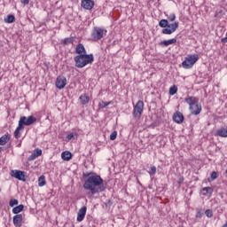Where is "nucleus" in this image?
<instances>
[{"label":"nucleus","mask_w":227,"mask_h":227,"mask_svg":"<svg viewBox=\"0 0 227 227\" xmlns=\"http://www.w3.org/2000/svg\"><path fill=\"white\" fill-rule=\"evenodd\" d=\"M0 153H1V150H0Z\"/></svg>","instance_id":"a18cd8bd"},{"label":"nucleus","mask_w":227,"mask_h":227,"mask_svg":"<svg viewBox=\"0 0 227 227\" xmlns=\"http://www.w3.org/2000/svg\"><path fill=\"white\" fill-rule=\"evenodd\" d=\"M81 6L84 10H93V6H95V1H93V0H82Z\"/></svg>","instance_id":"9b49d317"},{"label":"nucleus","mask_w":227,"mask_h":227,"mask_svg":"<svg viewBox=\"0 0 227 227\" xmlns=\"http://www.w3.org/2000/svg\"><path fill=\"white\" fill-rule=\"evenodd\" d=\"M189 58H198V55H191Z\"/></svg>","instance_id":"37998d69"},{"label":"nucleus","mask_w":227,"mask_h":227,"mask_svg":"<svg viewBox=\"0 0 227 227\" xmlns=\"http://www.w3.org/2000/svg\"><path fill=\"white\" fill-rule=\"evenodd\" d=\"M222 43H227V36L221 39Z\"/></svg>","instance_id":"a19ab883"},{"label":"nucleus","mask_w":227,"mask_h":227,"mask_svg":"<svg viewBox=\"0 0 227 227\" xmlns=\"http://www.w3.org/2000/svg\"><path fill=\"white\" fill-rule=\"evenodd\" d=\"M216 136H219V137H227V129L221 128V129H217Z\"/></svg>","instance_id":"a211bd4d"},{"label":"nucleus","mask_w":227,"mask_h":227,"mask_svg":"<svg viewBox=\"0 0 227 227\" xmlns=\"http://www.w3.org/2000/svg\"><path fill=\"white\" fill-rule=\"evenodd\" d=\"M202 191L206 193H204L205 196H212L214 192V189L212 187H204L202 188Z\"/></svg>","instance_id":"4be33fe9"},{"label":"nucleus","mask_w":227,"mask_h":227,"mask_svg":"<svg viewBox=\"0 0 227 227\" xmlns=\"http://www.w3.org/2000/svg\"><path fill=\"white\" fill-rule=\"evenodd\" d=\"M34 153L37 156V158L40 157V155H42V149H35Z\"/></svg>","instance_id":"c9c22d12"},{"label":"nucleus","mask_w":227,"mask_h":227,"mask_svg":"<svg viewBox=\"0 0 227 227\" xmlns=\"http://www.w3.org/2000/svg\"><path fill=\"white\" fill-rule=\"evenodd\" d=\"M203 212L200 209L197 210V213L195 215L196 219H201L203 217Z\"/></svg>","instance_id":"2f4dec72"},{"label":"nucleus","mask_w":227,"mask_h":227,"mask_svg":"<svg viewBox=\"0 0 227 227\" xmlns=\"http://www.w3.org/2000/svg\"><path fill=\"white\" fill-rule=\"evenodd\" d=\"M184 102L190 106V111L192 114H195V116H198L200 113H201V105L198 104V101H196V98L194 97H189L184 99Z\"/></svg>","instance_id":"20e7f679"},{"label":"nucleus","mask_w":227,"mask_h":227,"mask_svg":"<svg viewBox=\"0 0 227 227\" xmlns=\"http://www.w3.org/2000/svg\"><path fill=\"white\" fill-rule=\"evenodd\" d=\"M61 159L63 160H70L72 159V153L70 151H65L61 153Z\"/></svg>","instance_id":"6ab92c4d"},{"label":"nucleus","mask_w":227,"mask_h":227,"mask_svg":"<svg viewBox=\"0 0 227 227\" xmlns=\"http://www.w3.org/2000/svg\"><path fill=\"white\" fill-rule=\"evenodd\" d=\"M205 215H207L208 218L214 217V211H212L211 209H207L205 211Z\"/></svg>","instance_id":"c756f323"},{"label":"nucleus","mask_w":227,"mask_h":227,"mask_svg":"<svg viewBox=\"0 0 227 227\" xmlns=\"http://www.w3.org/2000/svg\"><path fill=\"white\" fill-rule=\"evenodd\" d=\"M4 22L7 24H13V22H15V16L13 14H9L4 20Z\"/></svg>","instance_id":"5701e85b"},{"label":"nucleus","mask_w":227,"mask_h":227,"mask_svg":"<svg viewBox=\"0 0 227 227\" xmlns=\"http://www.w3.org/2000/svg\"><path fill=\"white\" fill-rule=\"evenodd\" d=\"M10 141V136L9 135H4L0 137V146H4L6 143Z\"/></svg>","instance_id":"aec40b11"},{"label":"nucleus","mask_w":227,"mask_h":227,"mask_svg":"<svg viewBox=\"0 0 227 227\" xmlns=\"http://www.w3.org/2000/svg\"><path fill=\"white\" fill-rule=\"evenodd\" d=\"M83 58H93V54H87L86 53V51H85V53H84V55H83Z\"/></svg>","instance_id":"ea45409f"},{"label":"nucleus","mask_w":227,"mask_h":227,"mask_svg":"<svg viewBox=\"0 0 227 227\" xmlns=\"http://www.w3.org/2000/svg\"><path fill=\"white\" fill-rule=\"evenodd\" d=\"M86 210H88V207H86V206H83L82 208L79 209L77 214L78 223H82V221H84V218L86 217Z\"/></svg>","instance_id":"ddd939ff"},{"label":"nucleus","mask_w":227,"mask_h":227,"mask_svg":"<svg viewBox=\"0 0 227 227\" xmlns=\"http://www.w3.org/2000/svg\"><path fill=\"white\" fill-rule=\"evenodd\" d=\"M198 58H186L182 63L183 68H192V67H194V64L196 63V61H198Z\"/></svg>","instance_id":"1a4fd4ad"},{"label":"nucleus","mask_w":227,"mask_h":227,"mask_svg":"<svg viewBox=\"0 0 227 227\" xmlns=\"http://www.w3.org/2000/svg\"><path fill=\"white\" fill-rule=\"evenodd\" d=\"M160 27H163L161 30L162 35H173L175 31L178 29V26H180V23L178 21H175L174 23H170L168 21V20H160L159 21Z\"/></svg>","instance_id":"7ed1b4c3"},{"label":"nucleus","mask_w":227,"mask_h":227,"mask_svg":"<svg viewBox=\"0 0 227 227\" xmlns=\"http://www.w3.org/2000/svg\"><path fill=\"white\" fill-rule=\"evenodd\" d=\"M35 159H37V156L33 153L28 157V160H35Z\"/></svg>","instance_id":"e433bc0d"},{"label":"nucleus","mask_w":227,"mask_h":227,"mask_svg":"<svg viewBox=\"0 0 227 227\" xmlns=\"http://www.w3.org/2000/svg\"><path fill=\"white\" fill-rule=\"evenodd\" d=\"M74 133H70L69 135L67 136V141H71V139H74Z\"/></svg>","instance_id":"4c0bfd02"},{"label":"nucleus","mask_w":227,"mask_h":227,"mask_svg":"<svg viewBox=\"0 0 227 227\" xmlns=\"http://www.w3.org/2000/svg\"><path fill=\"white\" fill-rule=\"evenodd\" d=\"M107 106H111V101H109V102L101 101L98 103V107L100 109H106V107H107Z\"/></svg>","instance_id":"bb28decb"},{"label":"nucleus","mask_w":227,"mask_h":227,"mask_svg":"<svg viewBox=\"0 0 227 227\" xmlns=\"http://www.w3.org/2000/svg\"><path fill=\"white\" fill-rule=\"evenodd\" d=\"M10 207H15V205H19V200L16 199H12L9 202Z\"/></svg>","instance_id":"7c9ffc66"},{"label":"nucleus","mask_w":227,"mask_h":227,"mask_svg":"<svg viewBox=\"0 0 227 227\" xmlns=\"http://www.w3.org/2000/svg\"><path fill=\"white\" fill-rule=\"evenodd\" d=\"M106 35H107V30L99 27H94L91 33V37L93 38L94 42H98V40H102Z\"/></svg>","instance_id":"39448f33"},{"label":"nucleus","mask_w":227,"mask_h":227,"mask_svg":"<svg viewBox=\"0 0 227 227\" xmlns=\"http://www.w3.org/2000/svg\"><path fill=\"white\" fill-rule=\"evenodd\" d=\"M168 20H170V22H175L176 19V14L172 13L169 16H168Z\"/></svg>","instance_id":"72a5a7b5"},{"label":"nucleus","mask_w":227,"mask_h":227,"mask_svg":"<svg viewBox=\"0 0 227 227\" xmlns=\"http://www.w3.org/2000/svg\"><path fill=\"white\" fill-rule=\"evenodd\" d=\"M67 86V78L65 76H59L56 80V87L58 90H63Z\"/></svg>","instance_id":"f8f14e48"},{"label":"nucleus","mask_w":227,"mask_h":227,"mask_svg":"<svg viewBox=\"0 0 227 227\" xmlns=\"http://www.w3.org/2000/svg\"><path fill=\"white\" fill-rule=\"evenodd\" d=\"M155 173H157V168L155 166L151 167L149 175H151V176H152L155 175Z\"/></svg>","instance_id":"473e14b6"},{"label":"nucleus","mask_w":227,"mask_h":227,"mask_svg":"<svg viewBox=\"0 0 227 227\" xmlns=\"http://www.w3.org/2000/svg\"><path fill=\"white\" fill-rule=\"evenodd\" d=\"M84 178H87L83 184V189L85 191H90V194H98L106 191V186H104V179L97 174L88 173L83 174Z\"/></svg>","instance_id":"f257e3e1"},{"label":"nucleus","mask_w":227,"mask_h":227,"mask_svg":"<svg viewBox=\"0 0 227 227\" xmlns=\"http://www.w3.org/2000/svg\"><path fill=\"white\" fill-rule=\"evenodd\" d=\"M18 148H20V146H22V140L20 141V143L18 144Z\"/></svg>","instance_id":"79ce46f5"},{"label":"nucleus","mask_w":227,"mask_h":227,"mask_svg":"<svg viewBox=\"0 0 227 227\" xmlns=\"http://www.w3.org/2000/svg\"><path fill=\"white\" fill-rule=\"evenodd\" d=\"M118 137V131H113L110 135V140L114 141Z\"/></svg>","instance_id":"c85d7f7f"},{"label":"nucleus","mask_w":227,"mask_h":227,"mask_svg":"<svg viewBox=\"0 0 227 227\" xmlns=\"http://www.w3.org/2000/svg\"><path fill=\"white\" fill-rule=\"evenodd\" d=\"M210 178H211L212 181L216 180V178H219V173L215 172V171H213L211 173Z\"/></svg>","instance_id":"cd10ccee"},{"label":"nucleus","mask_w":227,"mask_h":227,"mask_svg":"<svg viewBox=\"0 0 227 227\" xmlns=\"http://www.w3.org/2000/svg\"><path fill=\"white\" fill-rule=\"evenodd\" d=\"M173 121L176 123H184V114L180 112H176L173 115Z\"/></svg>","instance_id":"2eb2a0df"},{"label":"nucleus","mask_w":227,"mask_h":227,"mask_svg":"<svg viewBox=\"0 0 227 227\" xmlns=\"http://www.w3.org/2000/svg\"><path fill=\"white\" fill-rule=\"evenodd\" d=\"M24 210V205L20 204L15 207L12 208V214H15L16 215H20V212Z\"/></svg>","instance_id":"412c9836"},{"label":"nucleus","mask_w":227,"mask_h":227,"mask_svg":"<svg viewBox=\"0 0 227 227\" xmlns=\"http://www.w3.org/2000/svg\"><path fill=\"white\" fill-rule=\"evenodd\" d=\"M94 59L93 58H75L74 62H75V67L77 68H84L86 65H90L93 63Z\"/></svg>","instance_id":"423d86ee"},{"label":"nucleus","mask_w":227,"mask_h":227,"mask_svg":"<svg viewBox=\"0 0 227 227\" xmlns=\"http://www.w3.org/2000/svg\"><path fill=\"white\" fill-rule=\"evenodd\" d=\"M178 91V87L176 85H173L169 88L168 94L170 96L176 95Z\"/></svg>","instance_id":"b1692460"},{"label":"nucleus","mask_w":227,"mask_h":227,"mask_svg":"<svg viewBox=\"0 0 227 227\" xmlns=\"http://www.w3.org/2000/svg\"><path fill=\"white\" fill-rule=\"evenodd\" d=\"M0 192H1V189H0Z\"/></svg>","instance_id":"49530a36"},{"label":"nucleus","mask_w":227,"mask_h":227,"mask_svg":"<svg viewBox=\"0 0 227 227\" xmlns=\"http://www.w3.org/2000/svg\"><path fill=\"white\" fill-rule=\"evenodd\" d=\"M23 219H24V216L22 215V214L14 215L12 220L14 226L15 227L22 226Z\"/></svg>","instance_id":"4468645a"},{"label":"nucleus","mask_w":227,"mask_h":227,"mask_svg":"<svg viewBox=\"0 0 227 227\" xmlns=\"http://www.w3.org/2000/svg\"><path fill=\"white\" fill-rule=\"evenodd\" d=\"M173 43H176V38H172L169 40H164L160 43V45H163L164 47H168V45H173Z\"/></svg>","instance_id":"dca6fc26"},{"label":"nucleus","mask_w":227,"mask_h":227,"mask_svg":"<svg viewBox=\"0 0 227 227\" xmlns=\"http://www.w3.org/2000/svg\"><path fill=\"white\" fill-rule=\"evenodd\" d=\"M113 206V201H111V200H106V202H105V207H106V208H109Z\"/></svg>","instance_id":"f704fd0d"},{"label":"nucleus","mask_w":227,"mask_h":227,"mask_svg":"<svg viewBox=\"0 0 227 227\" xmlns=\"http://www.w3.org/2000/svg\"><path fill=\"white\" fill-rule=\"evenodd\" d=\"M63 45H70V43H74V37H67L62 40Z\"/></svg>","instance_id":"a878e982"},{"label":"nucleus","mask_w":227,"mask_h":227,"mask_svg":"<svg viewBox=\"0 0 227 227\" xmlns=\"http://www.w3.org/2000/svg\"><path fill=\"white\" fill-rule=\"evenodd\" d=\"M145 108V103L142 100L137 102L134 106L133 115L135 118H141V114H143V109Z\"/></svg>","instance_id":"0eeeda50"},{"label":"nucleus","mask_w":227,"mask_h":227,"mask_svg":"<svg viewBox=\"0 0 227 227\" xmlns=\"http://www.w3.org/2000/svg\"><path fill=\"white\" fill-rule=\"evenodd\" d=\"M179 180H180V182H184V178H183V177H182V178H180Z\"/></svg>","instance_id":"c03bdc74"},{"label":"nucleus","mask_w":227,"mask_h":227,"mask_svg":"<svg viewBox=\"0 0 227 227\" xmlns=\"http://www.w3.org/2000/svg\"><path fill=\"white\" fill-rule=\"evenodd\" d=\"M34 123H36V117L30 115L28 117L21 116L19 121L18 127L16 128L14 131V137L15 139H20V136H22V133H20L21 130H24V125L27 127H29L30 125H33Z\"/></svg>","instance_id":"f03ea898"},{"label":"nucleus","mask_w":227,"mask_h":227,"mask_svg":"<svg viewBox=\"0 0 227 227\" xmlns=\"http://www.w3.org/2000/svg\"><path fill=\"white\" fill-rule=\"evenodd\" d=\"M11 176L21 182H26V172L22 170H12Z\"/></svg>","instance_id":"6e6552de"},{"label":"nucleus","mask_w":227,"mask_h":227,"mask_svg":"<svg viewBox=\"0 0 227 227\" xmlns=\"http://www.w3.org/2000/svg\"><path fill=\"white\" fill-rule=\"evenodd\" d=\"M79 100L82 106H86L90 102V96L88 94H82Z\"/></svg>","instance_id":"f3484780"},{"label":"nucleus","mask_w":227,"mask_h":227,"mask_svg":"<svg viewBox=\"0 0 227 227\" xmlns=\"http://www.w3.org/2000/svg\"><path fill=\"white\" fill-rule=\"evenodd\" d=\"M75 52L78 54L75 58H84V54H86V48H84V44L78 43L75 48Z\"/></svg>","instance_id":"9d476101"},{"label":"nucleus","mask_w":227,"mask_h":227,"mask_svg":"<svg viewBox=\"0 0 227 227\" xmlns=\"http://www.w3.org/2000/svg\"><path fill=\"white\" fill-rule=\"evenodd\" d=\"M21 4H29V0H20Z\"/></svg>","instance_id":"58836bf2"},{"label":"nucleus","mask_w":227,"mask_h":227,"mask_svg":"<svg viewBox=\"0 0 227 227\" xmlns=\"http://www.w3.org/2000/svg\"><path fill=\"white\" fill-rule=\"evenodd\" d=\"M47 182L45 181V176H41L38 178V185L39 187H43V185H46Z\"/></svg>","instance_id":"393cba45"}]
</instances>
